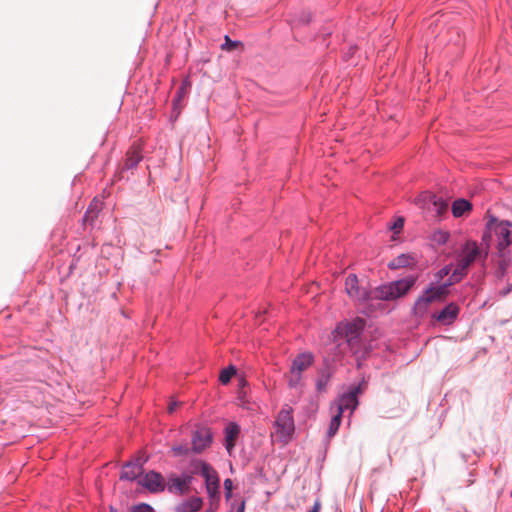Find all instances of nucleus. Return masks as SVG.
Here are the masks:
<instances>
[{
	"label": "nucleus",
	"instance_id": "nucleus-1",
	"mask_svg": "<svg viewBox=\"0 0 512 512\" xmlns=\"http://www.w3.org/2000/svg\"><path fill=\"white\" fill-rule=\"evenodd\" d=\"M292 412V408L285 405L277 414L271 431V439L273 442H277L284 446L292 440L295 432Z\"/></svg>",
	"mask_w": 512,
	"mask_h": 512
},
{
	"label": "nucleus",
	"instance_id": "nucleus-2",
	"mask_svg": "<svg viewBox=\"0 0 512 512\" xmlns=\"http://www.w3.org/2000/svg\"><path fill=\"white\" fill-rule=\"evenodd\" d=\"M364 324V320L359 318L352 322L339 324L334 331L335 340L340 341L339 346L346 343L350 350L354 354H357L360 347V336L364 329Z\"/></svg>",
	"mask_w": 512,
	"mask_h": 512
},
{
	"label": "nucleus",
	"instance_id": "nucleus-3",
	"mask_svg": "<svg viewBox=\"0 0 512 512\" xmlns=\"http://www.w3.org/2000/svg\"><path fill=\"white\" fill-rule=\"evenodd\" d=\"M415 277L403 278L389 284L377 287L373 290L375 300H395L404 296L414 286Z\"/></svg>",
	"mask_w": 512,
	"mask_h": 512
},
{
	"label": "nucleus",
	"instance_id": "nucleus-4",
	"mask_svg": "<svg viewBox=\"0 0 512 512\" xmlns=\"http://www.w3.org/2000/svg\"><path fill=\"white\" fill-rule=\"evenodd\" d=\"M447 288L448 284L440 286L431 285L428 287L416 300L413 306V314L418 318L424 317L432 303L441 301L445 298L447 295Z\"/></svg>",
	"mask_w": 512,
	"mask_h": 512
},
{
	"label": "nucleus",
	"instance_id": "nucleus-5",
	"mask_svg": "<svg viewBox=\"0 0 512 512\" xmlns=\"http://www.w3.org/2000/svg\"><path fill=\"white\" fill-rule=\"evenodd\" d=\"M314 362V357L309 352L297 355L291 364L290 370L285 374L288 386L298 388L302 384V373L306 371Z\"/></svg>",
	"mask_w": 512,
	"mask_h": 512
},
{
	"label": "nucleus",
	"instance_id": "nucleus-6",
	"mask_svg": "<svg viewBox=\"0 0 512 512\" xmlns=\"http://www.w3.org/2000/svg\"><path fill=\"white\" fill-rule=\"evenodd\" d=\"M488 229L494 234L497 249L504 256L506 249L512 245V224L508 221L491 219L488 223Z\"/></svg>",
	"mask_w": 512,
	"mask_h": 512
},
{
	"label": "nucleus",
	"instance_id": "nucleus-7",
	"mask_svg": "<svg viewBox=\"0 0 512 512\" xmlns=\"http://www.w3.org/2000/svg\"><path fill=\"white\" fill-rule=\"evenodd\" d=\"M479 256V248L476 242L468 241L462 248L461 253L458 257L457 267L452 274L454 281H458L465 274L467 268L476 260Z\"/></svg>",
	"mask_w": 512,
	"mask_h": 512
},
{
	"label": "nucleus",
	"instance_id": "nucleus-8",
	"mask_svg": "<svg viewBox=\"0 0 512 512\" xmlns=\"http://www.w3.org/2000/svg\"><path fill=\"white\" fill-rule=\"evenodd\" d=\"M345 290L349 297L361 304H368L375 300L373 291H367L359 286L358 278L355 274H349L345 280Z\"/></svg>",
	"mask_w": 512,
	"mask_h": 512
},
{
	"label": "nucleus",
	"instance_id": "nucleus-9",
	"mask_svg": "<svg viewBox=\"0 0 512 512\" xmlns=\"http://www.w3.org/2000/svg\"><path fill=\"white\" fill-rule=\"evenodd\" d=\"M360 392V385L353 387L349 392L343 394L338 399V401L331 407V410L341 415L343 414V412L349 410V413L352 414V412L358 406L357 396Z\"/></svg>",
	"mask_w": 512,
	"mask_h": 512
},
{
	"label": "nucleus",
	"instance_id": "nucleus-10",
	"mask_svg": "<svg viewBox=\"0 0 512 512\" xmlns=\"http://www.w3.org/2000/svg\"><path fill=\"white\" fill-rule=\"evenodd\" d=\"M138 484L151 493H159L164 491L165 482L162 475L155 471H149L138 479Z\"/></svg>",
	"mask_w": 512,
	"mask_h": 512
},
{
	"label": "nucleus",
	"instance_id": "nucleus-11",
	"mask_svg": "<svg viewBox=\"0 0 512 512\" xmlns=\"http://www.w3.org/2000/svg\"><path fill=\"white\" fill-rule=\"evenodd\" d=\"M201 474L205 479L207 493L210 498L218 497L220 481L217 472L206 463H202Z\"/></svg>",
	"mask_w": 512,
	"mask_h": 512
},
{
	"label": "nucleus",
	"instance_id": "nucleus-12",
	"mask_svg": "<svg viewBox=\"0 0 512 512\" xmlns=\"http://www.w3.org/2000/svg\"><path fill=\"white\" fill-rule=\"evenodd\" d=\"M212 435L209 429L199 428L192 435V450L200 453L210 446Z\"/></svg>",
	"mask_w": 512,
	"mask_h": 512
},
{
	"label": "nucleus",
	"instance_id": "nucleus-13",
	"mask_svg": "<svg viewBox=\"0 0 512 512\" xmlns=\"http://www.w3.org/2000/svg\"><path fill=\"white\" fill-rule=\"evenodd\" d=\"M459 311V306L452 302L446 305L440 312L434 313L432 317L443 325H451L457 319Z\"/></svg>",
	"mask_w": 512,
	"mask_h": 512
},
{
	"label": "nucleus",
	"instance_id": "nucleus-14",
	"mask_svg": "<svg viewBox=\"0 0 512 512\" xmlns=\"http://www.w3.org/2000/svg\"><path fill=\"white\" fill-rule=\"evenodd\" d=\"M142 473V463H140L139 460L131 461L123 466L120 478L123 480L133 481L139 479Z\"/></svg>",
	"mask_w": 512,
	"mask_h": 512
},
{
	"label": "nucleus",
	"instance_id": "nucleus-15",
	"mask_svg": "<svg viewBox=\"0 0 512 512\" xmlns=\"http://www.w3.org/2000/svg\"><path fill=\"white\" fill-rule=\"evenodd\" d=\"M190 481L191 477L187 475L183 477L171 476L167 483L168 491L171 493L184 494L188 490Z\"/></svg>",
	"mask_w": 512,
	"mask_h": 512
},
{
	"label": "nucleus",
	"instance_id": "nucleus-16",
	"mask_svg": "<svg viewBox=\"0 0 512 512\" xmlns=\"http://www.w3.org/2000/svg\"><path fill=\"white\" fill-rule=\"evenodd\" d=\"M240 433V427L232 422L227 425L225 428V447L229 454L234 449L236 444V439Z\"/></svg>",
	"mask_w": 512,
	"mask_h": 512
},
{
	"label": "nucleus",
	"instance_id": "nucleus-17",
	"mask_svg": "<svg viewBox=\"0 0 512 512\" xmlns=\"http://www.w3.org/2000/svg\"><path fill=\"white\" fill-rule=\"evenodd\" d=\"M127 158L125 161V166L128 169H132L138 165V163L142 159L141 151L138 146H132L127 152Z\"/></svg>",
	"mask_w": 512,
	"mask_h": 512
},
{
	"label": "nucleus",
	"instance_id": "nucleus-18",
	"mask_svg": "<svg viewBox=\"0 0 512 512\" xmlns=\"http://www.w3.org/2000/svg\"><path fill=\"white\" fill-rule=\"evenodd\" d=\"M472 208L469 201L465 199H458L452 204V213L454 217H461Z\"/></svg>",
	"mask_w": 512,
	"mask_h": 512
},
{
	"label": "nucleus",
	"instance_id": "nucleus-19",
	"mask_svg": "<svg viewBox=\"0 0 512 512\" xmlns=\"http://www.w3.org/2000/svg\"><path fill=\"white\" fill-rule=\"evenodd\" d=\"M202 507V500L200 498H192L187 502L182 503L177 509L178 512H197Z\"/></svg>",
	"mask_w": 512,
	"mask_h": 512
},
{
	"label": "nucleus",
	"instance_id": "nucleus-20",
	"mask_svg": "<svg viewBox=\"0 0 512 512\" xmlns=\"http://www.w3.org/2000/svg\"><path fill=\"white\" fill-rule=\"evenodd\" d=\"M414 262V259L410 255L402 254L390 262L389 267L391 269H397L401 267L409 266Z\"/></svg>",
	"mask_w": 512,
	"mask_h": 512
},
{
	"label": "nucleus",
	"instance_id": "nucleus-21",
	"mask_svg": "<svg viewBox=\"0 0 512 512\" xmlns=\"http://www.w3.org/2000/svg\"><path fill=\"white\" fill-rule=\"evenodd\" d=\"M426 200L433 202V204L437 207L438 210L444 209L447 207V204L444 201L436 198L435 195L430 194L428 192H425L422 195H420V197L417 200V203H420L421 201H426Z\"/></svg>",
	"mask_w": 512,
	"mask_h": 512
},
{
	"label": "nucleus",
	"instance_id": "nucleus-22",
	"mask_svg": "<svg viewBox=\"0 0 512 512\" xmlns=\"http://www.w3.org/2000/svg\"><path fill=\"white\" fill-rule=\"evenodd\" d=\"M333 412V415H332V418H331V421H330V424H329V428H328V431H327V435L328 437H332L336 434V432L338 431L339 429V426H340V423H341V414L337 413V412Z\"/></svg>",
	"mask_w": 512,
	"mask_h": 512
},
{
	"label": "nucleus",
	"instance_id": "nucleus-23",
	"mask_svg": "<svg viewBox=\"0 0 512 512\" xmlns=\"http://www.w3.org/2000/svg\"><path fill=\"white\" fill-rule=\"evenodd\" d=\"M236 374V369L234 366H229L228 368L222 370L219 376V380L222 384H228L231 378Z\"/></svg>",
	"mask_w": 512,
	"mask_h": 512
},
{
	"label": "nucleus",
	"instance_id": "nucleus-24",
	"mask_svg": "<svg viewBox=\"0 0 512 512\" xmlns=\"http://www.w3.org/2000/svg\"><path fill=\"white\" fill-rule=\"evenodd\" d=\"M101 210H102V202L97 200V199H94L90 203V205H89V207H88V209H87V211L85 213V218L89 219L91 213H94V212L95 213H100Z\"/></svg>",
	"mask_w": 512,
	"mask_h": 512
},
{
	"label": "nucleus",
	"instance_id": "nucleus-25",
	"mask_svg": "<svg viewBox=\"0 0 512 512\" xmlns=\"http://www.w3.org/2000/svg\"><path fill=\"white\" fill-rule=\"evenodd\" d=\"M239 45H241L238 41H233L229 38V36H225V42L222 44L221 48L226 51H233L236 49Z\"/></svg>",
	"mask_w": 512,
	"mask_h": 512
},
{
	"label": "nucleus",
	"instance_id": "nucleus-26",
	"mask_svg": "<svg viewBox=\"0 0 512 512\" xmlns=\"http://www.w3.org/2000/svg\"><path fill=\"white\" fill-rule=\"evenodd\" d=\"M190 449L187 445H176L172 447V452L175 456H185L188 455Z\"/></svg>",
	"mask_w": 512,
	"mask_h": 512
},
{
	"label": "nucleus",
	"instance_id": "nucleus-27",
	"mask_svg": "<svg viewBox=\"0 0 512 512\" xmlns=\"http://www.w3.org/2000/svg\"><path fill=\"white\" fill-rule=\"evenodd\" d=\"M403 226H404V219L403 218H397L393 224L390 226V229L394 232V233H399L402 229H403Z\"/></svg>",
	"mask_w": 512,
	"mask_h": 512
},
{
	"label": "nucleus",
	"instance_id": "nucleus-28",
	"mask_svg": "<svg viewBox=\"0 0 512 512\" xmlns=\"http://www.w3.org/2000/svg\"><path fill=\"white\" fill-rule=\"evenodd\" d=\"M132 512H154V509L148 504L141 503L134 506Z\"/></svg>",
	"mask_w": 512,
	"mask_h": 512
},
{
	"label": "nucleus",
	"instance_id": "nucleus-29",
	"mask_svg": "<svg viewBox=\"0 0 512 512\" xmlns=\"http://www.w3.org/2000/svg\"><path fill=\"white\" fill-rule=\"evenodd\" d=\"M224 489H225V497L228 500L232 496L233 482L231 479H226L224 481Z\"/></svg>",
	"mask_w": 512,
	"mask_h": 512
},
{
	"label": "nucleus",
	"instance_id": "nucleus-30",
	"mask_svg": "<svg viewBox=\"0 0 512 512\" xmlns=\"http://www.w3.org/2000/svg\"><path fill=\"white\" fill-rule=\"evenodd\" d=\"M187 93V90H186V85L183 84L177 91L176 93V97L174 99V104L176 105L177 103H179L186 95Z\"/></svg>",
	"mask_w": 512,
	"mask_h": 512
},
{
	"label": "nucleus",
	"instance_id": "nucleus-31",
	"mask_svg": "<svg viewBox=\"0 0 512 512\" xmlns=\"http://www.w3.org/2000/svg\"><path fill=\"white\" fill-rule=\"evenodd\" d=\"M98 214L99 213H91L89 219H86L85 217L83 218L84 222L85 223H89L90 225H93L95 220L98 218Z\"/></svg>",
	"mask_w": 512,
	"mask_h": 512
},
{
	"label": "nucleus",
	"instance_id": "nucleus-32",
	"mask_svg": "<svg viewBox=\"0 0 512 512\" xmlns=\"http://www.w3.org/2000/svg\"><path fill=\"white\" fill-rule=\"evenodd\" d=\"M437 236V240L442 243H445L448 239V234L446 232H438Z\"/></svg>",
	"mask_w": 512,
	"mask_h": 512
},
{
	"label": "nucleus",
	"instance_id": "nucleus-33",
	"mask_svg": "<svg viewBox=\"0 0 512 512\" xmlns=\"http://www.w3.org/2000/svg\"><path fill=\"white\" fill-rule=\"evenodd\" d=\"M179 403L176 402V401H172L170 404H169V407H168V411L169 413H173L176 408L178 407Z\"/></svg>",
	"mask_w": 512,
	"mask_h": 512
},
{
	"label": "nucleus",
	"instance_id": "nucleus-34",
	"mask_svg": "<svg viewBox=\"0 0 512 512\" xmlns=\"http://www.w3.org/2000/svg\"><path fill=\"white\" fill-rule=\"evenodd\" d=\"M450 272V269L449 267H444L443 269L440 270L439 274H440V278H442L443 276H446L448 275Z\"/></svg>",
	"mask_w": 512,
	"mask_h": 512
},
{
	"label": "nucleus",
	"instance_id": "nucleus-35",
	"mask_svg": "<svg viewBox=\"0 0 512 512\" xmlns=\"http://www.w3.org/2000/svg\"><path fill=\"white\" fill-rule=\"evenodd\" d=\"M245 510V501L244 500H241L238 507H237V511L236 512H244Z\"/></svg>",
	"mask_w": 512,
	"mask_h": 512
},
{
	"label": "nucleus",
	"instance_id": "nucleus-36",
	"mask_svg": "<svg viewBox=\"0 0 512 512\" xmlns=\"http://www.w3.org/2000/svg\"><path fill=\"white\" fill-rule=\"evenodd\" d=\"M319 507H320V504L318 501H316L314 503V506L312 507V509L309 512H319Z\"/></svg>",
	"mask_w": 512,
	"mask_h": 512
},
{
	"label": "nucleus",
	"instance_id": "nucleus-37",
	"mask_svg": "<svg viewBox=\"0 0 512 512\" xmlns=\"http://www.w3.org/2000/svg\"><path fill=\"white\" fill-rule=\"evenodd\" d=\"M247 385V381L242 377L239 379V386L244 387Z\"/></svg>",
	"mask_w": 512,
	"mask_h": 512
},
{
	"label": "nucleus",
	"instance_id": "nucleus-38",
	"mask_svg": "<svg viewBox=\"0 0 512 512\" xmlns=\"http://www.w3.org/2000/svg\"><path fill=\"white\" fill-rule=\"evenodd\" d=\"M316 388L319 390L320 389V380L316 382Z\"/></svg>",
	"mask_w": 512,
	"mask_h": 512
},
{
	"label": "nucleus",
	"instance_id": "nucleus-39",
	"mask_svg": "<svg viewBox=\"0 0 512 512\" xmlns=\"http://www.w3.org/2000/svg\"><path fill=\"white\" fill-rule=\"evenodd\" d=\"M110 512H117L114 508H110Z\"/></svg>",
	"mask_w": 512,
	"mask_h": 512
},
{
	"label": "nucleus",
	"instance_id": "nucleus-40",
	"mask_svg": "<svg viewBox=\"0 0 512 512\" xmlns=\"http://www.w3.org/2000/svg\"><path fill=\"white\" fill-rule=\"evenodd\" d=\"M509 290H510V289H508L507 291H505V292L503 293V295H507V293L509 292Z\"/></svg>",
	"mask_w": 512,
	"mask_h": 512
},
{
	"label": "nucleus",
	"instance_id": "nucleus-41",
	"mask_svg": "<svg viewBox=\"0 0 512 512\" xmlns=\"http://www.w3.org/2000/svg\"><path fill=\"white\" fill-rule=\"evenodd\" d=\"M206 512H214V511H212V510H207Z\"/></svg>",
	"mask_w": 512,
	"mask_h": 512
}]
</instances>
